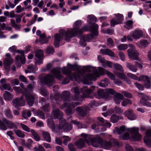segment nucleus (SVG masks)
I'll return each mask as SVG.
<instances>
[{
    "label": "nucleus",
    "instance_id": "27",
    "mask_svg": "<svg viewBox=\"0 0 151 151\" xmlns=\"http://www.w3.org/2000/svg\"><path fill=\"white\" fill-rule=\"evenodd\" d=\"M123 95L119 93H116L114 96V101L116 104H120L121 100L123 99Z\"/></svg>",
    "mask_w": 151,
    "mask_h": 151
},
{
    "label": "nucleus",
    "instance_id": "60",
    "mask_svg": "<svg viewBox=\"0 0 151 151\" xmlns=\"http://www.w3.org/2000/svg\"><path fill=\"white\" fill-rule=\"evenodd\" d=\"M107 45L110 47H112L114 46V42L111 38H109L107 39Z\"/></svg>",
    "mask_w": 151,
    "mask_h": 151
},
{
    "label": "nucleus",
    "instance_id": "3",
    "mask_svg": "<svg viewBox=\"0 0 151 151\" xmlns=\"http://www.w3.org/2000/svg\"><path fill=\"white\" fill-rule=\"evenodd\" d=\"M81 21L78 20L74 23L73 28L68 29L67 31L61 30L60 33L65 34L66 40L70 39L78 34H82L84 32L88 30V26H85L81 27Z\"/></svg>",
    "mask_w": 151,
    "mask_h": 151
},
{
    "label": "nucleus",
    "instance_id": "19",
    "mask_svg": "<svg viewBox=\"0 0 151 151\" xmlns=\"http://www.w3.org/2000/svg\"><path fill=\"white\" fill-rule=\"evenodd\" d=\"M63 29H61L59 31L60 35L58 34H56L55 35L54 44L56 47H58L59 45L60 42L61 40L64 36L65 37V39L66 40L68 41L70 39L66 40L65 36V34H62L60 33V31Z\"/></svg>",
    "mask_w": 151,
    "mask_h": 151
},
{
    "label": "nucleus",
    "instance_id": "49",
    "mask_svg": "<svg viewBox=\"0 0 151 151\" xmlns=\"http://www.w3.org/2000/svg\"><path fill=\"white\" fill-rule=\"evenodd\" d=\"M2 87L4 90H7L11 92L13 91V89L11 88L10 85L9 83L4 84L2 85Z\"/></svg>",
    "mask_w": 151,
    "mask_h": 151
},
{
    "label": "nucleus",
    "instance_id": "63",
    "mask_svg": "<svg viewBox=\"0 0 151 151\" xmlns=\"http://www.w3.org/2000/svg\"><path fill=\"white\" fill-rule=\"evenodd\" d=\"M40 91L41 94L44 96H46L47 95V91L45 88L41 87L40 88Z\"/></svg>",
    "mask_w": 151,
    "mask_h": 151
},
{
    "label": "nucleus",
    "instance_id": "9",
    "mask_svg": "<svg viewBox=\"0 0 151 151\" xmlns=\"http://www.w3.org/2000/svg\"><path fill=\"white\" fill-rule=\"evenodd\" d=\"M99 26L94 23L90 27L91 31L92 34L91 35H84L82 36L84 40L86 42H89L93 38L94 36H97L98 35V30Z\"/></svg>",
    "mask_w": 151,
    "mask_h": 151
},
{
    "label": "nucleus",
    "instance_id": "26",
    "mask_svg": "<svg viewBox=\"0 0 151 151\" xmlns=\"http://www.w3.org/2000/svg\"><path fill=\"white\" fill-rule=\"evenodd\" d=\"M125 115L128 119L130 120H134L136 119V115L133 113L132 110L129 109L126 111L124 112Z\"/></svg>",
    "mask_w": 151,
    "mask_h": 151
},
{
    "label": "nucleus",
    "instance_id": "5",
    "mask_svg": "<svg viewBox=\"0 0 151 151\" xmlns=\"http://www.w3.org/2000/svg\"><path fill=\"white\" fill-rule=\"evenodd\" d=\"M90 142L92 144V145L95 147H97V144H99L102 147L106 149H109L111 148L113 146H119V144L116 139H112L109 141L103 140L101 137L99 136H96L94 138H91L87 137Z\"/></svg>",
    "mask_w": 151,
    "mask_h": 151
},
{
    "label": "nucleus",
    "instance_id": "40",
    "mask_svg": "<svg viewBox=\"0 0 151 151\" xmlns=\"http://www.w3.org/2000/svg\"><path fill=\"white\" fill-rule=\"evenodd\" d=\"M14 132L15 134L19 137L24 138L25 136L24 132L20 130H14Z\"/></svg>",
    "mask_w": 151,
    "mask_h": 151
},
{
    "label": "nucleus",
    "instance_id": "62",
    "mask_svg": "<svg viewBox=\"0 0 151 151\" xmlns=\"http://www.w3.org/2000/svg\"><path fill=\"white\" fill-rule=\"evenodd\" d=\"M33 142V141L31 139H28L25 144V147L27 148L30 147Z\"/></svg>",
    "mask_w": 151,
    "mask_h": 151
},
{
    "label": "nucleus",
    "instance_id": "4",
    "mask_svg": "<svg viewBox=\"0 0 151 151\" xmlns=\"http://www.w3.org/2000/svg\"><path fill=\"white\" fill-rule=\"evenodd\" d=\"M95 86H91L89 89L87 86H84L79 89L78 87L72 88L75 93L72 99L74 101H82L86 98L90 97V95L94 89Z\"/></svg>",
    "mask_w": 151,
    "mask_h": 151
},
{
    "label": "nucleus",
    "instance_id": "52",
    "mask_svg": "<svg viewBox=\"0 0 151 151\" xmlns=\"http://www.w3.org/2000/svg\"><path fill=\"white\" fill-rule=\"evenodd\" d=\"M132 104V102L130 100L124 99L122 102L121 105L122 106H125L128 104Z\"/></svg>",
    "mask_w": 151,
    "mask_h": 151
},
{
    "label": "nucleus",
    "instance_id": "50",
    "mask_svg": "<svg viewBox=\"0 0 151 151\" xmlns=\"http://www.w3.org/2000/svg\"><path fill=\"white\" fill-rule=\"evenodd\" d=\"M28 69L29 70V73L32 72L33 73H35V72L37 70V68L33 65H28L27 66Z\"/></svg>",
    "mask_w": 151,
    "mask_h": 151
},
{
    "label": "nucleus",
    "instance_id": "13",
    "mask_svg": "<svg viewBox=\"0 0 151 151\" xmlns=\"http://www.w3.org/2000/svg\"><path fill=\"white\" fill-rule=\"evenodd\" d=\"M138 128L133 127L129 128L128 131L132 134L131 137L134 141H139L141 138V135L139 132Z\"/></svg>",
    "mask_w": 151,
    "mask_h": 151
},
{
    "label": "nucleus",
    "instance_id": "54",
    "mask_svg": "<svg viewBox=\"0 0 151 151\" xmlns=\"http://www.w3.org/2000/svg\"><path fill=\"white\" fill-rule=\"evenodd\" d=\"M111 122L115 123L117 122L119 120V117L116 114H113L110 118Z\"/></svg>",
    "mask_w": 151,
    "mask_h": 151
},
{
    "label": "nucleus",
    "instance_id": "56",
    "mask_svg": "<svg viewBox=\"0 0 151 151\" xmlns=\"http://www.w3.org/2000/svg\"><path fill=\"white\" fill-rule=\"evenodd\" d=\"M150 100V96L145 95L140 100V102L141 104H144V102L147 101V100Z\"/></svg>",
    "mask_w": 151,
    "mask_h": 151
},
{
    "label": "nucleus",
    "instance_id": "25",
    "mask_svg": "<svg viewBox=\"0 0 151 151\" xmlns=\"http://www.w3.org/2000/svg\"><path fill=\"white\" fill-rule=\"evenodd\" d=\"M36 33L37 35L40 36V42L41 43L44 44L47 43L48 42V39L46 38L45 33L41 34V32L40 30H37Z\"/></svg>",
    "mask_w": 151,
    "mask_h": 151
},
{
    "label": "nucleus",
    "instance_id": "35",
    "mask_svg": "<svg viewBox=\"0 0 151 151\" xmlns=\"http://www.w3.org/2000/svg\"><path fill=\"white\" fill-rule=\"evenodd\" d=\"M104 92L106 97L108 96L109 94L114 95L116 93V92L112 88H106L105 89Z\"/></svg>",
    "mask_w": 151,
    "mask_h": 151
},
{
    "label": "nucleus",
    "instance_id": "15",
    "mask_svg": "<svg viewBox=\"0 0 151 151\" xmlns=\"http://www.w3.org/2000/svg\"><path fill=\"white\" fill-rule=\"evenodd\" d=\"M80 104V103L78 102H71L70 103L66 110V114L68 115L73 114L75 111L74 109L75 107Z\"/></svg>",
    "mask_w": 151,
    "mask_h": 151
},
{
    "label": "nucleus",
    "instance_id": "28",
    "mask_svg": "<svg viewBox=\"0 0 151 151\" xmlns=\"http://www.w3.org/2000/svg\"><path fill=\"white\" fill-rule=\"evenodd\" d=\"M6 56V58H5L4 61V65L8 66H9L13 62V60L11 58V55L10 54L7 53Z\"/></svg>",
    "mask_w": 151,
    "mask_h": 151
},
{
    "label": "nucleus",
    "instance_id": "29",
    "mask_svg": "<svg viewBox=\"0 0 151 151\" xmlns=\"http://www.w3.org/2000/svg\"><path fill=\"white\" fill-rule=\"evenodd\" d=\"M53 112L55 119L60 118V119L63 118L62 117L63 116L62 112L59 109H56L54 110Z\"/></svg>",
    "mask_w": 151,
    "mask_h": 151
},
{
    "label": "nucleus",
    "instance_id": "39",
    "mask_svg": "<svg viewBox=\"0 0 151 151\" xmlns=\"http://www.w3.org/2000/svg\"><path fill=\"white\" fill-rule=\"evenodd\" d=\"M4 98L5 100H10L13 98V96L10 92L6 91L4 94Z\"/></svg>",
    "mask_w": 151,
    "mask_h": 151
},
{
    "label": "nucleus",
    "instance_id": "7",
    "mask_svg": "<svg viewBox=\"0 0 151 151\" xmlns=\"http://www.w3.org/2000/svg\"><path fill=\"white\" fill-rule=\"evenodd\" d=\"M7 127L11 129H17V126L15 123L11 121H9L6 118H4L2 121L0 120V129L1 130H6Z\"/></svg>",
    "mask_w": 151,
    "mask_h": 151
},
{
    "label": "nucleus",
    "instance_id": "59",
    "mask_svg": "<svg viewBox=\"0 0 151 151\" xmlns=\"http://www.w3.org/2000/svg\"><path fill=\"white\" fill-rule=\"evenodd\" d=\"M37 116L42 119L45 118V115L43 112L40 110H38L37 113Z\"/></svg>",
    "mask_w": 151,
    "mask_h": 151
},
{
    "label": "nucleus",
    "instance_id": "53",
    "mask_svg": "<svg viewBox=\"0 0 151 151\" xmlns=\"http://www.w3.org/2000/svg\"><path fill=\"white\" fill-rule=\"evenodd\" d=\"M114 66L116 69L119 70L121 72H124V70L122 66L120 65L117 63H115L114 64Z\"/></svg>",
    "mask_w": 151,
    "mask_h": 151
},
{
    "label": "nucleus",
    "instance_id": "42",
    "mask_svg": "<svg viewBox=\"0 0 151 151\" xmlns=\"http://www.w3.org/2000/svg\"><path fill=\"white\" fill-rule=\"evenodd\" d=\"M98 73H99V76L96 77V79L97 77H99L100 76H102L105 74H106L108 70H106L100 67L98 68Z\"/></svg>",
    "mask_w": 151,
    "mask_h": 151
},
{
    "label": "nucleus",
    "instance_id": "41",
    "mask_svg": "<svg viewBox=\"0 0 151 151\" xmlns=\"http://www.w3.org/2000/svg\"><path fill=\"white\" fill-rule=\"evenodd\" d=\"M42 134L43 137L46 141L49 142H51V137L50 134L47 132H43Z\"/></svg>",
    "mask_w": 151,
    "mask_h": 151
},
{
    "label": "nucleus",
    "instance_id": "23",
    "mask_svg": "<svg viewBox=\"0 0 151 151\" xmlns=\"http://www.w3.org/2000/svg\"><path fill=\"white\" fill-rule=\"evenodd\" d=\"M143 34L142 31L139 29L134 30L132 32L131 36L134 39H138L143 36Z\"/></svg>",
    "mask_w": 151,
    "mask_h": 151
},
{
    "label": "nucleus",
    "instance_id": "20",
    "mask_svg": "<svg viewBox=\"0 0 151 151\" xmlns=\"http://www.w3.org/2000/svg\"><path fill=\"white\" fill-rule=\"evenodd\" d=\"M115 16L116 18V19H113L111 21V25L112 27H114L115 25L122 23L123 20V16L122 14H115Z\"/></svg>",
    "mask_w": 151,
    "mask_h": 151
},
{
    "label": "nucleus",
    "instance_id": "37",
    "mask_svg": "<svg viewBox=\"0 0 151 151\" xmlns=\"http://www.w3.org/2000/svg\"><path fill=\"white\" fill-rule=\"evenodd\" d=\"M30 132L36 141H39L40 140V136L34 130L31 129L30 130Z\"/></svg>",
    "mask_w": 151,
    "mask_h": 151
},
{
    "label": "nucleus",
    "instance_id": "2",
    "mask_svg": "<svg viewBox=\"0 0 151 151\" xmlns=\"http://www.w3.org/2000/svg\"><path fill=\"white\" fill-rule=\"evenodd\" d=\"M79 81L84 84H88L89 80L96 81V77L99 76L98 70L95 68L90 66H84L81 71Z\"/></svg>",
    "mask_w": 151,
    "mask_h": 151
},
{
    "label": "nucleus",
    "instance_id": "33",
    "mask_svg": "<svg viewBox=\"0 0 151 151\" xmlns=\"http://www.w3.org/2000/svg\"><path fill=\"white\" fill-rule=\"evenodd\" d=\"M127 67L130 70L133 72H136L137 70V68L134 65L128 62L126 63Z\"/></svg>",
    "mask_w": 151,
    "mask_h": 151
},
{
    "label": "nucleus",
    "instance_id": "10",
    "mask_svg": "<svg viewBox=\"0 0 151 151\" xmlns=\"http://www.w3.org/2000/svg\"><path fill=\"white\" fill-rule=\"evenodd\" d=\"M81 136L85 138L84 139H80L76 143V145L78 148L81 149L84 147L85 145V142H86L88 144H90L92 145L91 142H90L88 138L87 137H89L91 138H92L90 135H88L85 133H82L81 134Z\"/></svg>",
    "mask_w": 151,
    "mask_h": 151
},
{
    "label": "nucleus",
    "instance_id": "6",
    "mask_svg": "<svg viewBox=\"0 0 151 151\" xmlns=\"http://www.w3.org/2000/svg\"><path fill=\"white\" fill-rule=\"evenodd\" d=\"M14 89L17 92L22 93V96H25L26 100L29 105L30 106H32L34 102V98L31 93L28 91L26 88H23V89H21L19 87H15Z\"/></svg>",
    "mask_w": 151,
    "mask_h": 151
},
{
    "label": "nucleus",
    "instance_id": "22",
    "mask_svg": "<svg viewBox=\"0 0 151 151\" xmlns=\"http://www.w3.org/2000/svg\"><path fill=\"white\" fill-rule=\"evenodd\" d=\"M43 53L42 50H38L35 52V56L38 60L36 62V65H40L43 63L42 57Z\"/></svg>",
    "mask_w": 151,
    "mask_h": 151
},
{
    "label": "nucleus",
    "instance_id": "17",
    "mask_svg": "<svg viewBox=\"0 0 151 151\" xmlns=\"http://www.w3.org/2000/svg\"><path fill=\"white\" fill-rule=\"evenodd\" d=\"M59 127L60 129H63L65 132L69 131L72 128V125L68 123H66L65 120L63 118L60 119Z\"/></svg>",
    "mask_w": 151,
    "mask_h": 151
},
{
    "label": "nucleus",
    "instance_id": "24",
    "mask_svg": "<svg viewBox=\"0 0 151 151\" xmlns=\"http://www.w3.org/2000/svg\"><path fill=\"white\" fill-rule=\"evenodd\" d=\"M81 68V66L78 65L76 64L74 65H71L69 63L68 64V68H66L69 69V70H70L71 72V70L75 71L76 70H78V73H76V74H78L79 76H80V73H81V71L79 70V69Z\"/></svg>",
    "mask_w": 151,
    "mask_h": 151
},
{
    "label": "nucleus",
    "instance_id": "8",
    "mask_svg": "<svg viewBox=\"0 0 151 151\" xmlns=\"http://www.w3.org/2000/svg\"><path fill=\"white\" fill-rule=\"evenodd\" d=\"M54 98L58 104H59L62 100L64 101H69L70 99V93L69 91H65L63 92L61 95L59 93L55 94Z\"/></svg>",
    "mask_w": 151,
    "mask_h": 151
},
{
    "label": "nucleus",
    "instance_id": "1",
    "mask_svg": "<svg viewBox=\"0 0 151 151\" xmlns=\"http://www.w3.org/2000/svg\"><path fill=\"white\" fill-rule=\"evenodd\" d=\"M62 71L63 74L66 75V78H64L60 74V70L58 68L53 69L51 70V72L58 80L63 81V84H66L68 83L70 80H72L73 79L76 81L79 80L80 77L78 74L72 73L65 67H63L62 68Z\"/></svg>",
    "mask_w": 151,
    "mask_h": 151
},
{
    "label": "nucleus",
    "instance_id": "58",
    "mask_svg": "<svg viewBox=\"0 0 151 151\" xmlns=\"http://www.w3.org/2000/svg\"><path fill=\"white\" fill-rule=\"evenodd\" d=\"M128 47L127 44H122L117 47V48L119 50H124L127 49Z\"/></svg>",
    "mask_w": 151,
    "mask_h": 151
},
{
    "label": "nucleus",
    "instance_id": "45",
    "mask_svg": "<svg viewBox=\"0 0 151 151\" xmlns=\"http://www.w3.org/2000/svg\"><path fill=\"white\" fill-rule=\"evenodd\" d=\"M5 113L6 116L9 119H12L13 118V116L12 114V111L10 109L8 108L6 109L5 111Z\"/></svg>",
    "mask_w": 151,
    "mask_h": 151
},
{
    "label": "nucleus",
    "instance_id": "61",
    "mask_svg": "<svg viewBox=\"0 0 151 151\" xmlns=\"http://www.w3.org/2000/svg\"><path fill=\"white\" fill-rule=\"evenodd\" d=\"M114 109L115 113L118 114H119L123 112L122 109L117 106L115 107Z\"/></svg>",
    "mask_w": 151,
    "mask_h": 151
},
{
    "label": "nucleus",
    "instance_id": "43",
    "mask_svg": "<svg viewBox=\"0 0 151 151\" xmlns=\"http://www.w3.org/2000/svg\"><path fill=\"white\" fill-rule=\"evenodd\" d=\"M31 115V112L30 111L25 110L22 113V116L25 119H27V117H30Z\"/></svg>",
    "mask_w": 151,
    "mask_h": 151
},
{
    "label": "nucleus",
    "instance_id": "36",
    "mask_svg": "<svg viewBox=\"0 0 151 151\" xmlns=\"http://www.w3.org/2000/svg\"><path fill=\"white\" fill-rule=\"evenodd\" d=\"M87 21L89 24H91L92 23L96 22V18L93 15H88L87 17Z\"/></svg>",
    "mask_w": 151,
    "mask_h": 151
},
{
    "label": "nucleus",
    "instance_id": "11",
    "mask_svg": "<svg viewBox=\"0 0 151 151\" xmlns=\"http://www.w3.org/2000/svg\"><path fill=\"white\" fill-rule=\"evenodd\" d=\"M54 77L51 74H47L40 78V82L42 84H45L48 86H51L54 81Z\"/></svg>",
    "mask_w": 151,
    "mask_h": 151
},
{
    "label": "nucleus",
    "instance_id": "30",
    "mask_svg": "<svg viewBox=\"0 0 151 151\" xmlns=\"http://www.w3.org/2000/svg\"><path fill=\"white\" fill-rule=\"evenodd\" d=\"M100 51L101 53L104 55H108L111 56H114V53L111 50L109 49H101Z\"/></svg>",
    "mask_w": 151,
    "mask_h": 151
},
{
    "label": "nucleus",
    "instance_id": "34",
    "mask_svg": "<svg viewBox=\"0 0 151 151\" xmlns=\"http://www.w3.org/2000/svg\"><path fill=\"white\" fill-rule=\"evenodd\" d=\"M71 123L77 125L79 128H86L87 126L84 124H83L79 122H78L76 120H72Z\"/></svg>",
    "mask_w": 151,
    "mask_h": 151
},
{
    "label": "nucleus",
    "instance_id": "47",
    "mask_svg": "<svg viewBox=\"0 0 151 151\" xmlns=\"http://www.w3.org/2000/svg\"><path fill=\"white\" fill-rule=\"evenodd\" d=\"M144 141L145 143L149 147H151V138L147 137H145Z\"/></svg>",
    "mask_w": 151,
    "mask_h": 151
},
{
    "label": "nucleus",
    "instance_id": "32",
    "mask_svg": "<svg viewBox=\"0 0 151 151\" xmlns=\"http://www.w3.org/2000/svg\"><path fill=\"white\" fill-rule=\"evenodd\" d=\"M101 82L99 83V85L100 86L103 87L107 86L109 83V81L107 78H105L101 80Z\"/></svg>",
    "mask_w": 151,
    "mask_h": 151
},
{
    "label": "nucleus",
    "instance_id": "48",
    "mask_svg": "<svg viewBox=\"0 0 151 151\" xmlns=\"http://www.w3.org/2000/svg\"><path fill=\"white\" fill-rule=\"evenodd\" d=\"M133 22L131 20H128L126 22V26H124V27L126 29H129L132 27Z\"/></svg>",
    "mask_w": 151,
    "mask_h": 151
},
{
    "label": "nucleus",
    "instance_id": "14",
    "mask_svg": "<svg viewBox=\"0 0 151 151\" xmlns=\"http://www.w3.org/2000/svg\"><path fill=\"white\" fill-rule=\"evenodd\" d=\"M9 50L11 52L16 51L18 53H20L21 54L20 55H18L16 57L15 59L16 61H19L20 60L21 62L23 64L25 63V60L24 56V54L23 51H22L20 52L19 50L16 51V47L14 45L10 47L9 48Z\"/></svg>",
    "mask_w": 151,
    "mask_h": 151
},
{
    "label": "nucleus",
    "instance_id": "57",
    "mask_svg": "<svg viewBox=\"0 0 151 151\" xmlns=\"http://www.w3.org/2000/svg\"><path fill=\"white\" fill-rule=\"evenodd\" d=\"M20 124L24 130L27 132H30V128L27 126L22 123H20Z\"/></svg>",
    "mask_w": 151,
    "mask_h": 151
},
{
    "label": "nucleus",
    "instance_id": "64",
    "mask_svg": "<svg viewBox=\"0 0 151 151\" xmlns=\"http://www.w3.org/2000/svg\"><path fill=\"white\" fill-rule=\"evenodd\" d=\"M42 107V109L45 112H48L49 111L50 106L48 104H47L45 105H43Z\"/></svg>",
    "mask_w": 151,
    "mask_h": 151
},
{
    "label": "nucleus",
    "instance_id": "31",
    "mask_svg": "<svg viewBox=\"0 0 151 151\" xmlns=\"http://www.w3.org/2000/svg\"><path fill=\"white\" fill-rule=\"evenodd\" d=\"M150 43V40H146L142 39L140 41L139 46L142 47H147Z\"/></svg>",
    "mask_w": 151,
    "mask_h": 151
},
{
    "label": "nucleus",
    "instance_id": "16",
    "mask_svg": "<svg viewBox=\"0 0 151 151\" xmlns=\"http://www.w3.org/2000/svg\"><path fill=\"white\" fill-rule=\"evenodd\" d=\"M90 110L88 106H81L77 107L76 108V110L78 114L80 116L84 117L86 116L88 111Z\"/></svg>",
    "mask_w": 151,
    "mask_h": 151
},
{
    "label": "nucleus",
    "instance_id": "18",
    "mask_svg": "<svg viewBox=\"0 0 151 151\" xmlns=\"http://www.w3.org/2000/svg\"><path fill=\"white\" fill-rule=\"evenodd\" d=\"M23 97V96H22L19 98H16L13 100V104L15 108L18 109L19 106L24 105L25 101Z\"/></svg>",
    "mask_w": 151,
    "mask_h": 151
},
{
    "label": "nucleus",
    "instance_id": "21",
    "mask_svg": "<svg viewBox=\"0 0 151 151\" xmlns=\"http://www.w3.org/2000/svg\"><path fill=\"white\" fill-rule=\"evenodd\" d=\"M151 78L148 76L142 75L140 76L139 81H143L145 82L144 87L147 88H149L151 86Z\"/></svg>",
    "mask_w": 151,
    "mask_h": 151
},
{
    "label": "nucleus",
    "instance_id": "46",
    "mask_svg": "<svg viewBox=\"0 0 151 151\" xmlns=\"http://www.w3.org/2000/svg\"><path fill=\"white\" fill-rule=\"evenodd\" d=\"M105 90H103V89H101L98 91L97 93L99 96H95L96 98H99L100 97H106L105 95Z\"/></svg>",
    "mask_w": 151,
    "mask_h": 151
},
{
    "label": "nucleus",
    "instance_id": "38",
    "mask_svg": "<svg viewBox=\"0 0 151 151\" xmlns=\"http://www.w3.org/2000/svg\"><path fill=\"white\" fill-rule=\"evenodd\" d=\"M6 27V24L5 23H3L1 24L0 22V38H4L6 37V36L3 35V32L1 31V30H4Z\"/></svg>",
    "mask_w": 151,
    "mask_h": 151
},
{
    "label": "nucleus",
    "instance_id": "44",
    "mask_svg": "<svg viewBox=\"0 0 151 151\" xmlns=\"http://www.w3.org/2000/svg\"><path fill=\"white\" fill-rule=\"evenodd\" d=\"M116 130L117 133L120 134L126 131L125 127L124 125L120 127L119 128L116 127Z\"/></svg>",
    "mask_w": 151,
    "mask_h": 151
},
{
    "label": "nucleus",
    "instance_id": "51",
    "mask_svg": "<svg viewBox=\"0 0 151 151\" xmlns=\"http://www.w3.org/2000/svg\"><path fill=\"white\" fill-rule=\"evenodd\" d=\"M114 72L115 74L117 75V77L119 78L124 80L126 79V77L125 75L123 73L118 72L117 71H115Z\"/></svg>",
    "mask_w": 151,
    "mask_h": 151
},
{
    "label": "nucleus",
    "instance_id": "12",
    "mask_svg": "<svg viewBox=\"0 0 151 151\" xmlns=\"http://www.w3.org/2000/svg\"><path fill=\"white\" fill-rule=\"evenodd\" d=\"M128 45L130 47L127 50L129 58L133 60H139L138 52L135 50L134 47L131 44Z\"/></svg>",
    "mask_w": 151,
    "mask_h": 151
},
{
    "label": "nucleus",
    "instance_id": "55",
    "mask_svg": "<svg viewBox=\"0 0 151 151\" xmlns=\"http://www.w3.org/2000/svg\"><path fill=\"white\" fill-rule=\"evenodd\" d=\"M127 75L128 76L132 79L137 80L138 81H139L140 77H138L136 76L134 74H132L130 73H127Z\"/></svg>",
    "mask_w": 151,
    "mask_h": 151
}]
</instances>
